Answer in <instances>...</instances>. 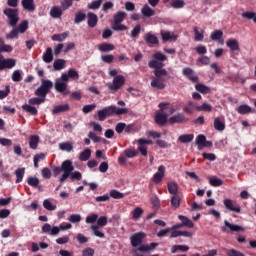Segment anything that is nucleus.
Masks as SVG:
<instances>
[{
    "label": "nucleus",
    "instance_id": "obj_1",
    "mask_svg": "<svg viewBox=\"0 0 256 256\" xmlns=\"http://www.w3.org/2000/svg\"><path fill=\"white\" fill-rule=\"evenodd\" d=\"M51 89H53V82L51 80L42 79L41 85L34 92V95H36V97L29 99V105L43 104L47 99V95L51 93Z\"/></svg>",
    "mask_w": 256,
    "mask_h": 256
},
{
    "label": "nucleus",
    "instance_id": "obj_2",
    "mask_svg": "<svg viewBox=\"0 0 256 256\" xmlns=\"http://www.w3.org/2000/svg\"><path fill=\"white\" fill-rule=\"evenodd\" d=\"M167 61V56L161 52H156L152 55V60L149 61L148 67L154 69V75L156 79H161V77H167V70L163 69Z\"/></svg>",
    "mask_w": 256,
    "mask_h": 256
},
{
    "label": "nucleus",
    "instance_id": "obj_3",
    "mask_svg": "<svg viewBox=\"0 0 256 256\" xmlns=\"http://www.w3.org/2000/svg\"><path fill=\"white\" fill-rule=\"evenodd\" d=\"M129 113V109L127 108H118L115 105L104 107L102 110L97 112L98 121H105L107 117H113V115H126Z\"/></svg>",
    "mask_w": 256,
    "mask_h": 256
},
{
    "label": "nucleus",
    "instance_id": "obj_4",
    "mask_svg": "<svg viewBox=\"0 0 256 256\" xmlns=\"http://www.w3.org/2000/svg\"><path fill=\"white\" fill-rule=\"evenodd\" d=\"M71 171H75V166H73V162L71 160H65L62 162L61 167L53 168V172H54L55 176H57V175H59V173L63 172V174L59 178L61 185H63L65 183V181H67V179H69V175H70Z\"/></svg>",
    "mask_w": 256,
    "mask_h": 256
},
{
    "label": "nucleus",
    "instance_id": "obj_5",
    "mask_svg": "<svg viewBox=\"0 0 256 256\" xmlns=\"http://www.w3.org/2000/svg\"><path fill=\"white\" fill-rule=\"evenodd\" d=\"M127 19V13L123 11H118L113 15V22L111 27L113 31H127V26L122 24L123 21Z\"/></svg>",
    "mask_w": 256,
    "mask_h": 256
},
{
    "label": "nucleus",
    "instance_id": "obj_6",
    "mask_svg": "<svg viewBox=\"0 0 256 256\" xmlns=\"http://www.w3.org/2000/svg\"><path fill=\"white\" fill-rule=\"evenodd\" d=\"M3 14L8 17V25L15 27L19 23V9L6 8Z\"/></svg>",
    "mask_w": 256,
    "mask_h": 256
},
{
    "label": "nucleus",
    "instance_id": "obj_7",
    "mask_svg": "<svg viewBox=\"0 0 256 256\" xmlns=\"http://www.w3.org/2000/svg\"><path fill=\"white\" fill-rule=\"evenodd\" d=\"M224 233H243L245 227L237 224H231L229 221H224V226L222 227Z\"/></svg>",
    "mask_w": 256,
    "mask_h": 256
},
{
    "label": "nucleus",
    "instance_id": "obj_8",
    "mask_svg": "<svg viewBox=\"0 0 256 256\" xmlns=\"http://www.w3.org/2000/svg\"><path fill=\"white\" fill-rule=\"evenodd\" d=\"M43 233H48V235H59L60 231H66L65 224H60L58 227L54 226L51 228V224L46 223L42 227Z\"/></svg>",
    "mask_w": 256,
    "mask_h": 256
},
{
    "label": "nucleus",
    "instance_id": "obj_9",
    "mask_svg": "<svg viewBox=\"0 0 256 256\" xmlns=\"http://www.w3.org/2000/svg\"><path fill=\"white\" fill-rule=\"evenodd\" d=\"M124 85H125V77H123V75H119L113 79L112 84L108 85V89H110V91H113V93H115L116 91H119V89Z\"/></svg>",
    "mask_w": 256,
    "mask_h": 256
},
{
    "label": "nucleus",
    "instance_id": "obj_10",
    "mask_svg": "<svg viewBox=\"0 0 256 256\" xmlns=\"http://www.w3.org/2000/svg\"><path fill=\"white\" fill-rule=\"evenodd\" d=\"M15 59H5L3 54H0V71H3V69H13L15 67Z\"/></svg>",
    "mask_w": 256,
    "mask_h": 256
},
{
    "label": "nucleus",
    "instance_id": "obj_11",
    "mask_svg": "<svg viewBox=\"0 0 256 256\" xmlns=\"http://www.w3.org/2000/svg\"><path fill=\"white\" fill-rule=\"evenodd\" d=\"M224 207L228 211H232L233 213H241V206L235 204V202L229 198L223 200Z\"/></svg>",
    "mask_w": 256,
    "mask_h": 256
},
{
    "label": "nucleus",
    "instance_id": "obj_12",
    "mask_svg": "<svg viewBox=\"0 0 256 256\" xmlns=\"http://www.w3.org/2000/svg\"><path fill=\"white\" fill-rule=\"evenodd\" d=\"M157 245L158 244L155 242L150 243V245H141L134 250V253L136 256H143L141 253H149V251H153Z\"/></svg>",
    "mask_w": 256,
    "mask_h": 256
},
{
    "label": "nucleus",
    "instance_id": "obj_13",
    "mask_svg": "<svg viewBox=\"0 0 256 256\" xmlns=\"http://www.w3.org/2000/svg\"><path fill=\"white\" fill-rule=\"evenodd\" d=\"M54 87L57 91V93H61L63 97H67L69 95L70 91L67 89V83L63 82L61 80L55 82Z\"/></svg>",
    "mask_w": 256,
    "mask_h": 256
},
{
    "label": "nucleus",
    "instance_id": "obj_14",
    "mask_svg": "<svg viewBox=\"0 0 256 256\" xmlns=\"http://www.w3.org/2000/svg\"><path fill=\"white\" fill-rule=\"evenodd\" d=\"M151 143H153V141L145 138H140L138 140V151L141 153V155H143V157H147V146L145 145H151Z\"/></svg>",
    "mask_w": 256,
    "mask_h": 256
},
{
    "label": "nucleus",
    "instance_id": "obj_15",
    "mask_svg": "<svg viewBox=\"0 0 256 256\" xmlns=\"http://www.w3.org/2000/svg\"><path fill=\"white\" fill-rule=\"evenodd\" d=\"M167 114L163 112L162 110H159L155 114V123L159 125V127H164V125H167Z\"/></svg>",
    "mask_w": 256,
    "mask_h": 256
},
{
    "label": "nucleus",
    "instance_id": "obj_16",
    "mask_svg": "<svg viewBox=\"0 0 256 256\" xmlns=\"http://www.w3.org/2000/svg\"><path fill=\"white\" fill-rule=\"evenodd\" d=\"M143 239H145V233L143 232L132 235L130 238L132 247H139L143 243Z\"/></svg>",
    "mask_w": 256,
    "mask_h": 256
},
{
    "label": "nucleus",
    "instance_id": "obj_17",
    "mask_svg": "<svg viewBox=\"0 0 256 256\" xmlns=\"http://www.w3.org/2000/svg\"><path fill=\"white\" fill-rule=\"evenodd\" d=\"M86 17L88 20V27H90L91 29L97 27V23H99V17H97V14L93 12H88Z\"/></svg>",
    "mask_w": 256,
    "mask_h": 256
},
{
    "label": "nucleus",
    "instance_id": "obj_18",
    "mask_svg": "<svg viewBox=\"0 0 256 256\" xmlns=\"http://www.w3.org/2000/svg\"><path fill=\"white\" fill-rule=\"evenodd\" d=\"M144 41L146 45H159V38L151 32L144 35Z\"/></svg>",
    "mask_w": 256,
    "mask_h": 256
},
{
    "label": "nucleus",
    "instance_id": "obj_19",
    "mask_svg": "<svg viewBox=\"0 0 256 256\" xmlns=\"http://www.w3.org/2000/svg\"><path fill=\"white\" fill-rule=\"evenodd\" d=\"M168 105L169 103H164V102H161L158 105V107L160 108V111H163L166 117H169V115H173V113H175V107L168 106Z\"/></svg>",
    "mask_w": 256,
    "mask_h": 256
},
{
    "label": "nucleus",
    "instance_id": "obj_20",
    "mask_svg": "<svg viewBox=\"0 0 256 256\" xmlns=\"http://www.w3.org/2000/svg\"><path fill=\"white\" fill-rule=\"evenodd\" d=\"M213 127L216 131H225V117H216L214 118Z\"/></svg>",
    "mask_w": 256,
    "mask_h": 256
},
{
    "label": "nucleus",
    "instance_id": "obj_21",
    "mask_svg": "<svg viewBox=\"0 0 256 256\" xmlns=\"http://www.w3.org/2000/svg\"><path fill=\"white\" fill-rule=\"evenodd\" d=\"M163 177H165V166L161 165L158 167V171L153 175L152 180L158 184L163 181Z\"/></svg>",
    "mask_w": 256,
    "mask_h": 256
},
{
    "label": "nucleus",
    "instance_id": "obj_22",
    "mask_svg": "<svg viewBox=\"0 0 256 256\" xmlns=\"http://www.w3.org/2000/svg\"><path fill=\"white\" fill-rule=\"evenodd\" d=\"M160 35L163 43H167V41H177V35L171 33L170 31L161 30Z\"/></svg>",
    "mask_w": 256,
    "mask_h": 256
},
{
    "label": "nucleus",
    "instance_id": "obj_23",
    "mask_svg": "<svg viewBox=\"0 0 256 256\" xmlns=\"http://www.w3.org/2000/svg\"><path fill=\"white\" fill-rule=\"evenodd\" d=\"M141 13L143 15V17L145 19H149L151 17H155V10H153L151 8V6H149L148 4H145L142 8H141Z\"/></svg>",
    "mask_w": 256,
    "mask_h": 256
},
{
    "label": "nucleus",
    "instance_id": "obj_24",
    "mask_svg": "<svg viewBox=\"0 0 256 256\" xmlns=\"http://www.w3.org/2000/svg\"><path fill=\"white\" fill-rule=\"evenodd\" d=\"M227 47L230 49V51L232 52L231 57H233V55H235V51H239V41H237V39H229L226 42Z\"/></svg>",
    "mask_w": 256,
    "mask_h": 256
},
{
    "label": "nucleus",
    "instance_id": "obj_25",
    "mask_svg": "<svg viewBox=\"0 0 256 256\" xmlns=\"http://www.w3.org/2000/svg\"><path fill=\"white\" fill-rule=\"evenodd\" d=\"M22 7L25 11H29L30 13H33L35 11V0H22Z\"/></svg>",
    "mask_w": 256,
    "mask_h": 256
},
{
    "label": "nucleus",
    "instance_id": "obj_26",
    "mask_svg": "<svg viewBox=\"0 0 256 256\" xmlns=\"http://www.w3.org/2000/svg\"><path fill=\"white\" fill-rule=\"evenodd\" d=\"M187 121V117H185V114L178 113L168 119V122H170L172 125L175 123H183Z\"/></svg>",
    "mask_w": 256,
    "mask_h": 256
},
{
    "label": "nucleus",
    "instance_id": "obj_27",
    "mask_svg": "<svg viewBox=\"0 0 256 256\" xmlns=\"http://www.w3.org/2000/svg\"><path fill=\"white\" fill-rule=\"evenodd\" d=\"M151 87L154 89H160L163 90L167 85L165 84V81H163L161 78H153L151 81Z\"/></svg>",
    "mask_w": 256,
    "mask_h": 256
},
{
    "label": "nucleus",
    "instance_id": "obj_28",
    "mask_svg": "<svg viewBox=\"0 0 256 256\" xmlns=\"http://www.w3.org/2000/svg\"><path fill=\"white\" fill-rule=\"evenodd\" d=\"M63 15V10L59 6H53L50 10V17L52 19H61V16Z\"/></svg>",
    "mask_w": 256,
    "mask_h": 256
},
{
    "label": "nucleus",
    "instance_id": "obj_29",
    "mask_svg": "<svg viewBox=\"0 0 256 256\" xmlns=\"http://www.w3.org/2000/svg\"><path fill=\"white\" fill-rule=\"evenodd\" d=\"M98 49L101 53H109V51H115V45L104 42L98 46Z\"/></svg>",
    "mask_w": 256,
    "mask_h": 256
},
{
    "label": "nucleus",
    "instance_id": "obj_30",
    "mask_svg": "<svg viewBox=\"0 0 256 256\" xmlns=\"http://www.w3.org/2000/svg\"><path fill=\"white\" fill-rule=\"evenodd\" d=\"M210 38L212 39V41H219L221 45L225 43V41L223 40V31L221 30H215L214 32H212Z\"/></svg>",
    "mask_w": 256,
    "mask_h": 256
},
{
    "label": "nucleus",
    "instance_id": "obj_31",
    "mask_svg": "<svg viewBox=\"0 0 256 256\" xmlns=\"http://www.w3.org/2000/svg\"><path fill=\"white\" fill-rule=\"evenodd\" d=\"M69 109H70L69 104L58 105L53 108L52 114L59 115V113H65L69 111Z\"/></svg>",
    "mask_w": 256,
    "mask_h": 256
},
{
    "label": "nucleus",
    "instance_id": "obj_32",
    "mask_svg": "<svg viewBox=\"0 0 256 256\" xmlns=\"http://www.w3.org/2000/svg\"><path fill=\"white\" fill-rule=\"evenodd\" d=\"M178 219L180 221H182V226L183 227H188V229H193L195 224H193V221H191V219H189L188 217L183 216V215H179Z\"/></svg>",
    "mask_w": 256,
    "mask_h": 256
},
{
    "label": "nucleus",
    "instance_id": "obj_33",
    "mask_svg": "<svg viewBox=\"0 0 256 256\" xmlns=\"http://www.w3.org/2000/svg\"><path fill=\"white\" fill-rule=\"evenodd\" d=\"M42 59L44 63H51V61H53V50L51 49V47H48L46 49L45 53L42 56Z\"/></svg>",
    "mask_w": 256,
    "mask_h": 256
},
{
    "label": "nucleus",
    "instance_id": "obj_34",
    "mask_svg": "<svg viewBox=\"0 0 256 256\" xmlns=\"http://www.w3.org/2000/svg\"><path fill=\"white\" fill-rule=\"evenodd\" d=\"M167 188L170 195H177V193H179V185L177 182H169Z\"/></svg>",
    "mask_w": 256,
    "mask_h": 256
},
{
    "label": "nucleus",
    "instance_id": "obj_35",
    "mask_svg": "<svg viewBox=\"0 0 256 256\" xmlns=\"http://www.w3.org/2000/svg\"><path fill=\"white\" fill-rule=\"evenodd\" d=\"M237 113H239L240 115H247L249 113H251L252 109L251 106L247 105V104H243L240 105L237 109H236Z\"/></svg>",
    "mask_w": 256,
    "mask_h": 256
},
{
    "label": "nucleus",
    "instance_id": "obj_36",
    "mask_svg": "<svg viewBox=\"0 0 256 256\" xmlns=\"http://www.w3.org/2000/svg\"><path fill=\"white\" fill-rule=\"evenodd\" d=\"M38 145H39V136H37V135H31V136L29 137V146H30V149L35 150V149H37Z\"/></svg>",
    "mask_w": 256,
    "mask_h": 256
},
{
    "label": "nucleus",
    "instance_id": "obj_37",
    "mask_svg": "<svg viewBox=\"0 0 256 256\" xmlns=\"http://www.w3.org/2000/svg\"><path fill=\"white\" fill-rule=\"evenodd\" d=\"M195 89L196 91H198L199 93H202L203 95H207L208 93H211V88H209L205 84H196Z\"/></svg>",
    "mask_w": 256,
    "mask_h": 256
},
{
    "label": "nucleus",
    "instance_id": "obj_38",
    "mask_svg": "<svg viewBox=\"0 0 256 256\" xmlns=\"http://www.w3.org/2000/svg\"><path fill=\"white\" fill-rule=\"evenodd\" d=\"M195 110L196 111H204L205 113H211V111H213V106H211L207 102H204L202 105L196 106Z\"/></svg>",
    "mask_w": 256,
    "mask_h": 256
},
{
    "label": "nucleus",
    "instance_id": "obj_39",
    "mask_svg": "<svg viewBox=\"0 0 256 256\" xmlns=\"http://www.w3.org/2000/svg\"><path fill=\"white\" fill-rule=\"evenodd\" d=\"M195 136L193 134H182L178 137L180 143H191Z\"/></svg>",
    "mask_w": 256,
    "mask_h": 256
},
{
    "label": "nucleus",
    "instance_id": "obj_40",
    "mask_svg": "<svg viewBox=\"0 0 256 256\" xmlns=\"http://www.w3.org/2000/svg\"><path fill=\"white\" fill-rule=\"evenodd\" d=\"M180 251L181 253H187L189 251V246L187 245H173L171 248V253H177Z\"/></svg>",
    "mask_w": 256,
    "mask_h": 256
},
{
    "label": "nucleus",
    "instance_id": "obj_41",
    "mask_svg": "<svg viewBox=\"0 0 256 256\" xmlns=\"http://www.w3.org/2000/svg\"><path fill=\"white\" fill-rule=\"evenodd\" d=\"M16 181L15 183H21L25 177V168H18L15 171Z\"/></svg>",
    "mask_w": 256,
    "mask_h": 256
},
{
    "label": "nucleus",
    "instance_id": "obj_42",
    "mask_svg": "<svg viewBox=\"0 0 256 256\" xmlns=\"http://www.w3.org/2000/svg\"><path fill=\"white\" fill-rule=\"evenodd\" d=\"M23 111H26V113H30V115H37L38 111L37 108L32 106L31 104H24L22 106Z\"/></svg>",
    "mask_w": 256,
    "mask_h": 256
},
{
    "label": "nucleus",
    "instance_id": "obj_43",
    "mask_svg": "<svg viewBox=\"0 0 256 256\" xmlns=\"http://www.w3.org/2000/svg\"><path fill=\"white\" fill-rule=\"evenodd\" d=\"M91 158V149L86 148L84 151L80 153L79 160L80 161H89Z\"/></svg>",
    "mask_w": 256,
    "mask_h": 256
},
{
    "label": "nucleus",
    "instance_id": "obj_44",
    "mask_svg": "<svg viewBox=\"0 0 256 256\" xmlns=\"http://www.w3.org/2000/svg\"><path fill=\"white\" fill-rule=\"evenodd\" d=\"M171 206L174 207V209L181 207V198H179L178 194L171 197Z\"/></svg>",
    "mask_w": 256,
    "mask_h": 256
},
{
    "label": "nucleus",
    "instance_id": "obj_45",
    "mask_svg": "<svg viewBox=\"0 0 256 256\" xmlns=\"http://www.w3.org/2000/svg\"><path fill=\"white\" fill-rule=\"evenodd\" d=\"M53 67L55 71H61V69H65V60L64 59H57L53 63Z\"/></svg>",
    "mask_w": 256,
    "mask_h": 256
},
{
    "label": "nucleus",
    "instance_id": "obj_46",
    "mask_svg": "<svg viewBox=\"0 0 256 256\" xmlns=\"http://www.w3.org/2000/svg\"><path fill=\"white\" fill-rule=\"evenodd\" d=\"M59 149L61 151H67V153H71V151H73V144H71V142L60 143Z\"/></svg>",
    "mask_w": 256,
    "mask_h": 256
},
{
    "label": "nucleus",
    "instance_id": "obj_47",
    "mask_svg": "<svg viewBox=\"0 0 256 256\" xmlns=\"http://www.w3.org/2000/svg\"><path fill=\"white\" fill-rule=\"evenodd\" d=\"M141 215H143V208L141 207H137L132 211V219H134V221L141 219Z\"/></svg>",
    "mask_w": 256,
    "mask_h": 256
},
{
    "label": "nucleus",
    "instance_id": "obj_48",
    "mask_svg": "<svg viewBox=\"0 0 256 256\" xmlns=\"http://www.w3.org/2000/svg\"><path fill=\"white\" fill-rule=\"evenodd\" d=\"M67 37H69V33L67 32H64V33H61V34H54L52 36V41H65L67 39Z\"/></svg>",
    "mask_w": 256,
    "mask_h": 256
},
{
    "label": "nucleus",
    "instance_id": "obj_49",
    "mask_svg": "<svg viewBox=\"0 0 256 256\" xmlns=\"http://www.w3.org/2000/svg\"><path fill=\"white\" fill-rule=\"evenodd\" d=\"M43 207L47 211H55V209H57V205H53V203H51V200L49 199H45L43 201Z\"/></svg>",
    "mask_w": 256,
    "mask_h": 256
},
{
    "label": "nucleus",
    "instance_id": "obj_50",
    "mask_svg": "<svg viewBox=\"0 0 256 256\" xmlns=\"http://www.w3.org/2000/svg\"><path fill=\"white\" fill-rule=\"evenodd\" d=\"M69 177L71 181H81V179H83V174L79 171H70Z\"/></svg>",
    "mask_w": 256,
    "mask_h": 256
},
{
    "label": "nucleus",
    "instance_id": "obj_51",
    "mask_svg": "<svg viewBox=\"0 0 256 256\" xmlns=\"http://www.w3.org/2000/svg\"><path fill=\"white\" fill-rule=\"evenodd\" d=\"M206 139L207 137H205V135L203 134L197 136L195 143L199 147V149H203Z\"/></svg>",
    "mask_w": 256,
    "mask_h": 256
},
{
    "label": "nucleus",
    "instance_id": "obj_52",
    "mask_svg": "<svg viewBox=\"0 0 256 256\" xmlns=\"http://www.w3.org/2000/svg\"><path fill=\"white\" fill-rule=\"evenodd\" d=\"M16 29L18 33H25V31L29 29V22L27 20H23Z\"/></svg>",
    "mask_w": 256,
    "mask_h": 256
},
{
    "label": "nucleus",
    "instance_id": "obj_53",
    "mask_svg": "<svg viewBox=\"0 0 256 256\" xmlns=\"http://www.w3.org/2000/svg\"><path fill=\"white\" fill-rule=\"evenodd\" d=\"M90 229H91V231H93V233H94V235H95L96 237H99L100 239H104L105 233L99 231V226H97V225H92V226L90 227Z\"/></svg>",
    "mask_w": 256,
    "mask_h": 256
},
{
    "label": "nucleus",
    "instance_id": "obj_54",
    "mask_svg": "<svg viewBox=\"0 0 256 256\" xmlns=\"http://www.w3.org/2000/svg\"><path fill=\"white\" fill-rule=\"evenodd\" d=\"M171 7H173V9H183V7H185V1H183V0H173L171 2Z\"/></svg>",
    "mask_w": 256,
    "mask_h": 256
},
{
    "label": "nucleus",
    "instance_id": "obj_55",
    "mask_svg": "<svg viewBox=\"0 0 256 256\" xmlns=\"http://www.w3.org/2000/svg\"><path fill=\"white\" fill-rule=\"evenodd\" d=\"M86 18H87V15H85V13L78 12L75 14L74 23L79 24V23L85 21Z\"/></svg>",
    "mask_w": 256,
    "mask_h": 256
},
{
    "label": "nucleus",
    "instance_id": "obj_56",
    "mask_svg": "<svg viewBox=\"0 0 256 256\" xmlns=\"http://www.w3.org/2000/svg\"><path fill=\"white\" fill-rule=\"evenodd\" d=\"M103 63L111 64L115 61V56L113 54H106L101 56Z\"/></svg>",
    "mask_w": 256,
    "mask_h": 256
},
{
    "label": "nucleus",
    "instance_id": "obj_57",
    "mask_svg": "<svg viewBox=\"0 0 256 256\" xmlns=\"http://www.w3.org/2000/svg\"><path fill=\"white\" fill-rule=\"evenodd\" d=\"M27 183L30 187H39V178L30 176L27 179Z\"/></svg>",
    "mask_w": 256,
    "mask_h": 256
},
{
    "label": "nucleus",
    "instance_id": "obj_58",
    "mask_svg": "<svg viewBox=\"0 0 256 256\" xmlns=\"http://www.w3.org/2000/svg\"><path fill=\"white\" fill-rule=\"evenodd\" d=\"M103 3V0H94L90 4H88V9L95 10L99 9Z\"/></svg>",
    "mask_w": 256,
    "mask_h": 256
},
{
    "label": "nucleus",
    "instance_id": "obj_59",
    "mask_svg": "<svg viewBox=\"0 0 256 256\" xmlns=\"http://www.w3.org/2000/svg\"><path fill=\"white\" fill-rule=\"evenodd\" d=\"M210 185L212 187H221V185H223V180L217 178V177H213V178H210Z\"/></svg>",
    "mask_w": 256,
    "mask_h": 256
},
{
    "label": "nucleus",
    "instance_id": "obj_60",
    "mask_svg": "<svg viewBox=\"0 0 256 256\" xmlns=\"http://www.w3.org/2000/svg\"><path fill=\"white\" fill-rule=\"evenodd\" d=\"M110 197H112V199H123V197H125V194L113 189L110 191Z\"/></svg>",
    "mask_w": 256,
    "mask_h": 256
},
{
    "label": "nucleus",
    "instance_id": "obj_61",
    "mask_svg": "<svg viewBox=\"0 0 256 256\" xmlns=\"http://www.w3.org/2000/svg\"><path fill=\"white\" fill-rule=\"evenodd\" d=\"M243 19L253 20L256 23V13L255 12H244L242 13Z\"/></svg>",
    "mask_w": 256,
    "mask_h": 256
},
{
    "label": "nucleus",
    "instance_id": "obj_62",
    "mask_svg": "<svg viewBox=\"0 0 256 256\" xmlns=\"http://www.w3.org/2000/svg\"><path fill=\"white\" fill-rule=\"evenodd\" d=\"M22 79H23V76H21L20 70H16L13 72L12 81H14V83H19Z\"/></svg>",
    "mask_w": 256,
    "mask_h": 256
},
{
    "label": "nucleus",
    "instance_id": "obj_63",
    "mask_svg": "<svg viewBox=\"0 0 256 256\" xmlns=\"http://www.w3.org/2000/svg\"><path fill=\"white\" fill-rule=\"evenodd\" d=\"M141 33V24H137L134 29L131 31V37L133 39H136V37H139Z\"/></svg>",
    "mask_w": 256,
    "mask_h": 256
},
{
    "label": "nucleus",
    "instance_id": "obj_64",
    "mask_svg": "<svg viewBox=\"0 0 256 256\" xmlns=\"http://www.w3.org/2000/svg\"><path fill=\"white\" fill-rule=\"evenodd\" d=\"M124 155L128 157V159H133V157H137L138 153L135 149H126Z\"/></svg>",
    "mask_w": 256,
    "mask_h": 256
}]
</instances>
